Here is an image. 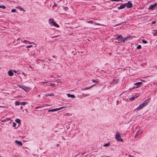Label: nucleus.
<instances>
[{
	"label": "nucleus",
	"instance_id": "obj_37",
	"mask_svg": "<svg viewBox=\"0 0 157 157\" xmlns=\"http://www.w3.org/2000/svg\"><path fill=\"white\" fill-rule=\"evenodd\" d=\"M38 108H39V107H36V109H38Z\"/></svg>",
	"mask_w": 157,
	"mask_h": 157
},
{
	"label": "nucleus",
	"instance_id": "obj_19",
	"mask_svg": "<svg viewBox=\"0 0 157 157\" xmlns=\"http://www.w3.org/2000/svg\"><path fill=\"white\" fill-rule=\"evenodd\" d=\"M109 144L108 143H107L106 144H105L103 145V146L105 147H108L109 145Z\"/></svg>",
	"mask_w": 157,
	"mask_h": 157
},
{
	"label": "nucleus",
	"instance_id": "obj_43",
	"mask_svg": "<svg viewBox=\"0 0 157 157\" xmlns=\"http://www.w3.org/2000/svg\"><path fill=\"white\" fill-rule=\"evenodd\" d=\"M52 84H51V86H52Z\"/></svg>",
	"mask_w": 157,
	"mask_h": 157
},
{
	"label": "nucleus",
	"instance_id": "obj_35",
	"mask_svg": "<svg viewBox=\"0 0 157 157\" xmlns=\"http://www.w3.org/2000/svg\"><path fill=\"white\" fill-rule=\"evenodd\" d=\"M57 36H53L52 37V38L56 37H57Z\"/></svg>",
	"mask_w": 157,
	"mask_h": 157
},
{
	"label": "nucleus",
	"instance_id": "obj_36",
	"mask_svg": "<svg viewBox=\"0 0 157 157\" xmlns=\"http://www.w3.org/2000/svg\"><path fill=\"white\" fill-rule=\"evenodd\" d=\"M47 82H42V83H46Z\"/></svg>",
	"mask_w": 157,
	"mask_h": 157
},
{
	"label": "nucleus",
	"instance_id": "obj_10",
	"mask_svg": "<svg viewBox=\"0 0 157 157\" xmlns=\"http://www.w3.org/2000/svg\"><path fill=\"white\" fill-rule=\"evenodd\" d=\"M15 142L16 144H18L20 146H21L22 145V142L20 141L16 140L15 141Z\"/></svg>",
	"mask_w": 157,
	"mask_h": 157
},
{
	"label": "nucleus",
	"instance_id": "obj_6",
	"mask_svg": "<svg viewBox=\"0 0 157 157\" xmlns=\"http://www.w3.org/2000/svg\"><path fill=\"white\" fill-rule=\"evenodd\" d=\"M124 4H125V6H126L128 8H131L132 7V4L129 2H128Z\"/></svg>",
	"mask_w": 157,
	"mask_h": 157
},
{
	"label": "nucleus",
	"instance_id": "obj_33",
	"mask_svg": "<svg viewBox=\"0 0 157 157\" xmlns=\"http://www.w3.org/2000/svg\"><path fill=\"white\" fill-rule=\"evenodd\" d=\"M57 4H56V3H55L54 5L53 6V7H54V6H56V5Z\"/></svg>",
	"mask_w": 157,
	"mask_h": 157
},
{
	"label": "nucleus",
	"instance_id": "obj_29",
	"mask_svg": "<svg viewBox=\"0 0 157 157\" xmlns=\"http://www.w3.org/2000/svg\"><path fill=\"white\" fill-rule=\"evenodd\" d=\"M87 22L88 23H93L92 21H87Z\"/></svg>",
	"mask_w": 157,
	"mask_h": 157
},
{
	"label": "nucleus",
	"instance_id": "obj_14",
	"mask_svg": "<svg viewBox=\"0 0 157 157\" xmlns=\"http://www.w3.org/2000/svg\"><path fill=\"white\" fill-rule=\"evenodd\" d=\"M22 41L24 43H29V44H31V43L29 41H28V40H24V41H23L22 40Z\"/></svg>",
	"mask_w": 157,
	"mask_h": 157
},
{
	"label": "nucleus",
	"instance_id": "obj_25",
	"mask_svg": "<svg viewBox=\"0 0 157 157\" xmlns=\"http://www.w3.org/2000/svg\"><path fill=\"white\" fill-rule=\"evenodd\" d=\"M127 38V37H125L124 39H123L122 40V42H124Z\"/></svg>",
	"mask_w": 157,
	"mask_h": 157
},
{
	"label": "nucleus",
	"instance_id": "obj_1",
	"mask_svg": "<svg viewBox=\"0 0 157 157\" xmlns=\"http://www.w3.org/2000/svg\"><path fill=\"white\" fill-rule=\"evenodd\" d=\"M149 101V100L148 99L144 101L143 103L140 104L139 106L137 108V109L139 110L141 109L143 107L147 105Z\"/></svg>",
	"mask_w": 157,
	"mask_h": 157
},
{
	"label": "nucleus",
	"instance_id": "obj_31",
	"mask_svg": "<svg viewBox=\"0 0 157 157\" xmlns=\"http://www.w3.org/2000/svg\"><path fill=\"white\" fill-rule=\"evenodd\" d=\"M65 10H67V9H68V7H65L63 8Z\"/></svg>",
	"mask_w": 157,
	"mask_h": 157
},
{
	"label": "nucleus",
	"instance_id": "obj_34",
	"mask_svg": "<svg viewBox=\"0 0 157 157\" xmlns=\"http://www.w3.org/2000/svg\"><path fill=\"white\" fill-rule=\"evenodd\" d=\"M155 23V21H154L152 22V24H154Z\"/></svg>",
	"mask_w": 157,
	"mask_h": 157
},
{
	"label": "nucleus",
	"instance_id": "obj_27",
	"mask_svg": "<svg viewBox=\"0 0 157 157\" xmlns=\"http://www.w3.org/2000/svg\"><path fill=\"white\" fill-rule=\"evenodd\" d=\"M16 11V10L15 9H12L11 10V12H14Z\"/></svg>",
	"mask_w": 157,
	"mask_h": 157
},
{
	"label": "nucleus",
	"instance_id": "obj_7",
	"mask_svg": "<svg viewBox=\"0 0 157 157\" xmlns=\"http://www.w3.org/2000/svg\"><path fill=\"white\" fill-rule=\"evenodd\" d=\"M156 6L157 4L155 3L153 5H150L149 7V8L150 9L153 10V9Z\"/></svg>",
	"mask_w": 157,
	"mask_h": 157
},
{
	"label": "nucleus",
	"instance_id": "obj_42",
	"mask_svg": "<svg viewBox=\"0 0 157 157\" xmlns=\"http://www.w3.org/2000/svg\"><path fill=\"white\" fill-rule=\"evenodd\" d=\"M59 145V144H57V146H58Z\"/></svg>",
	"mask_w": 157,
	"mask_h": 157
},
{
	"label": "nucleus",
	"instance_id": "obj_12",
	"mask_svg": "<svg viewBox=\"0 0 157 157\" xmlns=\"http://www.w3.org/2000/svg\"><path fill=\"white\" fill-rule=\"evenodd\" d=\"M142 84H143V83L142 82H137L136 83H134V85H135L137 86L136 87L137 88V87H138V85H141Z\"/></svg>",
	"mask_w": 157,
	"mask_h": 157
},
{
	"label": "nucleus",
	"instance_id": "obj_4",
	"mask_svg": "<svg viewBox=\"0 0 157 157\" xmlns=\"http://www.w3.org/2000/svg\"><path fill=\"white\" fill-rule=\"evenodd\" d=\"M63 108H64V107H60L59 108L53 109H49L48 111V112H53V111H57L59 110H60V109Z\"/></svg>",
	"mask_w": 157,
	"mask_h": 157
},
{
	"label": "nucleus",
	"instance_id": "obj_41",
	"mask_svg": "<svg viewBox=\"0 0 157 157\" xmlns=\"http://www.w3.org/2000/svg\"><path fill=\"white\" fill-rule=\"evenodd\" d=\"M14 72H15V73H16V71H14Z\"/></svg>",
	"mask_w": 157,
	"mask_h": 157
},
{
	"label": "nucleus",
	"instance_id": "obj_46",
	"mask_svg": "<svg viewBox=\"0 0 157 157\" xmlns=\"http://www.w3.org/2000/svg\"><path fill=\"white\" fill-rule=\"evenodd\" d=\"M102 157V156H101V157Z\"/></svg>",
	"mask_w": 157,
	"mask_h": 157
},
{
	"label": "nucleus",
	"instance_id": "obj_40",
	"mask_svg": "<svg viewBox=\"0 0 157 157\" xmlns=\"http://www.w3.org/2000/svg\"><path fill=\"white\" fill-rule=\"evenodd\" d=\"M128 156H129V157H132V156L131 155H128Z\"/></svg>",
	"mask_w": 157,
	"mask_h": 157
},
{
	"label": "nucleus",
	"instance_id": "obj_32",
	"mask_svg": "<svg viewBox=\"0 0 157 157\" xmlns=\"http://www.w3.org/2000/svg\"><path fill=\"white\" fill-rule=\"evenodd\" d=\"M95 25H101L99 23H95Z\"/></svg>",
	"mask_w": 157,
	"mask_h": 157
},
{
	"label": "nucleus",
	"instance_id": "obj_22",
	"mask_svg": "<svg viewBox=\"0 0 157 157\" xmlns=\"http://www.w3.org/2000/svg\"><path fill=\"white\" fill-rule=\"evenodd\" d=\"M0 8L4 9L5 8V6L3 5H0Z\"/></svg>",
	"mask_w": 157,
	"mask_h": 157
},
{
	"label": "nucleus",
	"instance_id": "obj_26",
	"mask_svg": "<svg viewBox=\"0 0 157 157\" xmlns=\"http://www.w3.org/2000/svg\"><path fill=\"white\" fill-rule=\"evenodd\" d=\"M17 125V124L15 123V122H13V127H15Z\"/></svg>",
	"mask_w": 157,
	"mask_h": 157
},
{
	"label": "nucleus",
	"instance_id": "obj_2",
	"mask_svg": "<svg viewBox=\"0 0 157 157\" xmlns=\"http://www.w3.org/2000/svg\"><path fill=\"white\" fill-rule=\"evenodd\" d=\"M49 22L50 23V24H51V23H52L53 25L56 27H59V25L57 24H56L54 21V20L53 19V18H52V19H50L49 20Z\"/></svg>",
	"mask_w": 157,
	"mask_h": 157
},
{
	"label": "nucleus",
	"instance_id": "obj_24",
	"mask_svg": "<svg viewBox=\"0 0 157 157\" xmlns=\"http://www.w3.org/2000/svg\"><path fill=\"white\" fill-rule=\"evenodd\" d=\"M142 42L144 44H146L147 43V41L145 40H142Z\"/></svg>",
	"mask_w": 157,
	"mask_h": 157
},
{
	"label": "nucleus",
	"instance_id": "obj_44",
	"mask_svg": "<svg viewBox=\"0 0 157 157\" xmlns=\"http://www.w3.org/2000/svg\"><path fill=\"white\" fill-rule=\"evenodd\" d=\"M38 96H39V97H40V95H38Z\"/></svg>",
	"mask_w": 157,
	"mask_h": 157
},
{
	"label": "nucleus",
	"instance_id": "obj_20",
	"mask_svg": "<svg viewBox=\"0 0 157 157\" xmlns=\"http://www.w3.org/2000/svg\"><path fill=\"white\" fill-rule=\"evenodd\" d=\"M26 102H21L20 104L22 105H25L26 104Z\"/></svg>",
	"mask_w": 157,
	"mask_h": 157
},
{
	"label": "nucleus",
	"instance_id": "obj_3",
	"mask_svg": "<svg viewBox=\"0 0 157 157\" xmlns=\"http://www.w3.org/2000/svg\"><path fill=\"white\" fill-rule=\"evenodd\" d=\"M115 39L117 40V41H116V42L120 43L122 42L123 37L121 35H119L117 37H116Z\"/></svg>",
	"mask_w": 157,
	"mask_h": 157
},
{
	"label": "nucleus",
	"instance_id": "obj_18",
	"mask_svg": "<svg viewBox=\"0 0 157 157\" xmlns=\"http://www.w3.org/2000/svg\"><path fill=\"white\" fill-rule=\"evenodd\" d=\"M15 104L16 105H19L20 103L19 102H18L17 101H16L15 102Z\"/></svg>",
	"mask_w": 157,
	"mask_h": 157
},
{
	"label": "nucleus",
	"instance_id": "obj_16",
	"mask_svg": "<svg viewBox=\"0 0 157 157\" xmlns=\"http://www.w3.org/2000/svg\"><path fill=\"white\" fill-rule=\"evenodd\" d=\"M15 121L17 123H20V119H17L16 120H15Z\"/></svg>",
	"mask_w": 157,
	"mask_h": 157
},
{
	"label": "nucleus",
	"instance_id": "obj_11",
	"mask_svg": "<svg viewBox=\"0 0 157 157\" xmlns=\"http://www.w3.org/2000/svg\"><path fill=\"white\" fill-rule=\"evenodd\" d=\"M67 97H70L71 98H75V95L74 94H67Z\"/></svg>",
	"mask_w": 157,
	"mask_h": 157
},
{
	"label": "nucleus",
	"instance_id": "obj_21",
	"mask_svg": "<svg viewBox=\"0 0 157 157\" xmlns=\"http://www.w3.org/2000/svg\"><path fill=\"white\" fill-rule=\"evenodd\" d=\"M141 48V46L140 45H138L137 47V48L138 49H140Z\"/></svg>",
	"mask_w": 157,
	"mask_h": 157
},
{
	"label": "nucleus",
	"instance_id": "obj_15",
	"mask_svg": "<svg viewBox=\"0 0 157 157\" xmlns=\"http://www.w3.org/2000/svg\"><path fill=\"white\" fill-rule=\"evenodd\" d=\"M46 96H54V95L52 94H48L45 95Z\"/></svg>",
	"mask_w": 157,
	"mask_h": 157
},
{
	"label": "nucleus",
	"instance_id": "obj_23",
	"mask_svg": "<svg viewBox=\"0 0 157 157\" xmlns=\"http://www.w3.org/2000/svg\"><path fill=\"white\" fill-rule=\"evenodd\" d=\"M153 34L154 36H155L156 35H157V31L153 33Z\"/></svg>",
	"mask_w": 157,
	"mask_h": 157
},
{
	"label": "nucleus",
	"instance_id": "obj_5",
	"mask_svg": "<svg viewBox=\"0 0 157 157\" xmlns=\"http://www.w3.org/2000/svg\"><path fill=\"white\" fill-rule=\"evenodd\" d=\"M116 139L117 140H121V141H122L123 140L121 138V135H120L119 133H117L116 135Z\"/></svg>",
	"mask_w": 157,
	"mask_h": 157
},
{
	"label": "nucleus",
	"instance_id": "obj_8",
	"mask_svg": "<svg viewBox=\"0 0 157 157\" xmlns=\"http://www.w3.org/2000/svg\"><path fill=\"white\" fill-rule=\"evenodd\" d=\"M125 7V4H124L121 5L120 6L118 7L117 9L118 10H121L124 8Z\"/></svg>",
	"mask_w": 157,
	"mask_h": 157
},
{
	"label": "nucleus",
	"instance_id": "obj_13",
	"mask_svg": "<svg viewBox=\"0 0 157 157\" xmlns=\"http://www.w3.org/2000/svg\"><path fill=\"white\" fill-rule=\"evenodd\" d=\"M94 84L92 86L89 87H86V88H84V89H82V90H88V89H89L90 88H91L93 86H94Z\"/></svg>",
	"mask_w": 157,
	"mask_h": 157
},
{
	"label": "nucleus",
	"instance_id": "obj_9",
	"mask_svg": "<svg viewBox=\"0 0 157 157\" xmlns=\"http://www.w3.org/2000/svg\"><path fill=\"white\" fill-rule=\"evenodd\" d=\"M8 75L10 76H13V72L11 70H9L8 71Z\"/></svg>",
	"mask_w": 157,
	"mask_h": 157
},
{
	"label": "nucleus",
	"instance_id": "obj_30",
	"mask_svg": "<svg viewBox=\"0 0 157 157\" xmlns=\"http://www.w3.org/2000/svg\"><path fill=\"white\" fill-rule=\"evenodd\" d=\"M92 81L93 82H98L96 81V80H92Z\"/></svg>",
	"mask_w": 157,
	"mask_h": 157
},
{
	"label": "nucleus",
	"instance_id": "obj_45",
	"mask_svg": "<svg viewBox=\"0 0 157 157\" xmlns=\"http://www.w3.org/2000/svg\"><path fill=\"white\" fill-rule=\"evenodd\" d=\"M119 24H120V23H119ZM117 25H118V24Z\"/></svg>",
	"mask_w": 157,
	"mask_h": 157
},
{
	"label": "nucleus",
	"instance_id": "obj_17",
	"mask_svg": "<svg viewBox=\"0 0 157 157\" xmlns=\"http://www.w3.org/2000/svg\"><path fill=\"white\" fill-rule=\"evenodd\" d=\"M135 97H132L130 98V100L131 101H132L134 100L135 99Z\"/></svg>",
	"mask_w": 157,
	"mask_h": 157
},
{
	"label": "nucleus",
	"instance_id": "obj_38",
	"mask_svg": "<svg viewBox=\"0 0 157 157\" xmlns=\"http://www.w3.org/2000/svg\"><path fill=\"white\" fill-rule=\"evenodd\" d=\"M5 121V120H2V122H3L4 121Z\"/></svg>",
	"mask_w": 157,
	"mask_h": 157
},
{
	"label": "nucleus",
	"instance_id": "obj_39",
	"mask_svg": "<svg viewBox=\"0 0 157 157\" xmlns=\"http://www.w3.org/2000/svg\"><path fill=\"white\" fill-rule=\"evenodd\" d=\"M137 133L136 134V136H135V137H136V136L137 135Z\"/></svg>",
	"mask_w": 157,
	"mask_h": 157
},
{
	"label": "nucleus",
	"instance_id": "obj_28",
	"mask_svg": "<svg viewBox=\"0 0 157 157\" xmlns=\"http://www.w3.org/2000/svg\"><path fill=\"white\" fill-rule=\"evenodd\" d=\"M33 47V46L32 45H29V46H27L26 47V48H30L31 47Z\"/></svg>",
	"mask_w": 157,
	"mask_h": 157
}]
</instances>
